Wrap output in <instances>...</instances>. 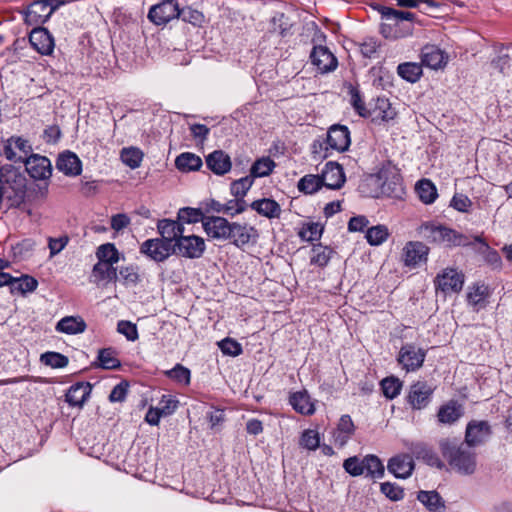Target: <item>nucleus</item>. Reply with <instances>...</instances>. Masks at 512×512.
Wrapping results in <instances>:
<instances>
[{"label": "nucleus", "mask_w": 512, "mask_h": 512, "mask_svg": "<svg viewBox=\"0 0 512 512\" xmlns=\"http://www.w3.org/2000/svg\"><path fill=\"white\" fill-rule=\"evenodd\" d=\"M69 243V237L67 235L60 236L58 238L50 237L48 239V248L50 250V257H54L59 254Z\"/></svg>", "instance_id": "nucleus-62"}, {"label": "nucleus", "mask_w": 512, "mask_h": 512, "mask_svg": "<svg viewBox=\"0 0 512 512\" xmlns=\"http://www.w3.org/2000/svg\"><path fill=\"white\" fill-rule=\"evenodd\" d=\"M389 235L387 226L379 224L368 228L365 238L370 245L379 246L388 239Z\"/></svg>", "instance_id": "nucleus-44"}, {"label": "nucleus", "mask_w": 512, "mask_h": 512, "mask_svg": "<svg viewBox=\"0 0 512 512\" xmlns=\"http://www.w3.org/2000/svg\"><path fill=\"white\" fill-rule=\"evenodd\" d=\"M86 327L87 325L82 317L66 316L57 322L55 329L60 333L75 335L83 333L86 330Z\"/></svg>", "instance_id": "nucleus-30"}, {"label": "nucleus", "mask_w": 512, "mask_h": 512, "mask_svg": "<svg viewBox=\"0 0 512 512\" xmlns=\"http://www.w3.org/2000/svg\"><path fill=\"white\" fill-rule=\"evenodd\" d=\"M98 262H104L109 265L118 263L120 260L119 252L115 245L112 243H105L100 245L96 251Z\"/></svg>", "instance_id": "nucleus-39"}, {"label": "nucleus", "mask_w": 512, "mask_h": 512, "mask_svg": "<svg viewBox=\"0 0 512 512\" xmlns=\"http://www.w3.org/2000/svg\"><path fill=\"white\" fill-rule=\"evenodd\" d=\"M467 444L456 445L448 440L440 443L442 455L450 466L461 474L470 475L476 470V453Z\"/></svg>", "instance_id": "nucleus-1"}, {"label": "nucleus", "mask_w": 512, "mask_h": 512, "mask_svg": "<svg viewBox=\"0 0 512 512\" xmlns=\"http://www.w3.org/2000/svg\"><path fill=\"white\" fill-rule=\"evenodd\" d=\"M180 8L174 0H165L150 8L148 18L156 25L166 24L180 17Z\"/></svg>", "instance_id": "nucleus-13"}, {"label": "nucleus", "mask_w": 512, "mask_h": 512, "mask_svg": "<svg viewBox=\"0 0 512 512\" xmlns=\"http://www.w3.org/2000/svg\"><path fill=\"white\" fill-rule=\"evenodd\" d=\"M417 499L430 511L436 512L444 507V502L436 491H420Z\"/></svg>", "instance_id": "nucleus-45"}, {"label": "nucleus", "mask_w": 512, "mask_h": 512, "mask_svg": "<svg viewBox=\"0 0 512 512\" xmlns=\"http://www.w3.org/2000/svg\"><path fill=\"white\" fill-rule=\"evenodd\" d=\"M40 361L51 368H64L68 365V358L58 352H45L41 355Z\"/></svg>", "instance_id": "nucleus-52"}, {"label": "nucleus", "mask_w": 512, "mask_h": 512, "mask_svg": "<svg viewBox=\"0 0 512 512\" xmlns=\"http://www.w3.org/2000/svg\"><path fill=\"white\" fill-rule=\"evenodd\" d=\"M23 163L27 173L35 180L47 181L51 177L52 166L47 157L30 153Z\"/></svg>", "instance_id": "nucleus-12"}, {"label": "nucleus", "mask_w": 512, "mask_h": 512, "mask_svg": "<svg viewBox=\"0 0 512 512\" xmlns=\"http://www.w3.org/2000/svg\"><path fill=\"white\" fill-rule=\"evenodd\" d=\"M289 403L295 411L303 415H312L315 412L314 403L306 391L292 393Z\"/></svg>", "instance_id": "nucleus-32"}, {"label": "nucleus", "mask_w": 512, "mask_h": 512, "mask_svg": "<svg viewBox=\"0 0 512 512\" xmlns=\"http://www.w3.org/2000/svg\"><path fill=\"white\" fill-rule=\"evenodd\" d=\"M321 234L322 228L317 223H310L299 232V236L305 241L318 240L321 237Z\"/></svg>", "instance_id": "nucleus-60"}, {"label": "nucleus", "mask_w": 512, "mask_h": 512, "mask_svg": "<svg viewBox=\"0 0 512 512\" xmlns=\"http://www.w3.org/2000/svg\"><path fill=\"white\" fill-rule=\"evenodd\" d=\"M203 228L208 236L220 238L224 236V218L219 216H206L203 221Z\"/></svg>", "instance_id": "nucleus-43"}, {"label": "nucleus", "mask_w": 512, "mask_h": 512, "mask_svg": "<svg viewBox=\"0 0 512 512\" xmlns=\"http://www.w3.org/2000/svg\"><path fill=\"white\" fill-rule=\"evenodd\" d=\"M380 384L384 396L388 399L397 397L402 389V382L393 376L384 378Z\"/></svg>", "instance_id": "nucleus-50"}, {"label": "nucleus", "mask_w": 512, "mask_h": 512, "mask_svg": "<svg viewBox=\"0 0 512 512\" xmlns=\"http://www.w3.org/2000/svg\"><path fill=\"white\" fill-rule=\"evenodd\" d=\"M157 229L161 235V239L168 241L170 244L176 243V240L185 232L182 223L177 220L162 219L158 221Z\"/></svg>", "instance_id": "nucleus-26"}, {"label": "nucleus", "mask_w": 512, "mask_h": 512, "mask_svg": "<svg viewBox=\"0 0 512 512\" xmlns=\"http://www.w3.org/2000/svg\"><path fill=\"white\" fill-rule=\"evenodd\" d=\"M226 229L228 230L226 238L237 247H243L257 237L256 229L247 225L229 224L226 221Z\"/></svg>", "instance_id": "nucleus-17"}, {"label": "nucleus", "mask_w": 512, "mask_h": 512, "mask_svg": "<svg viewBox=\"0 0 512 512\" xmlns=\"http://www.w3.org/2000/svg\"><path fill=\"white\" fill-rule=\"evenodd\" d=\"M397 73L402 79L415 83L422 76V65L415 62L401 63L397 67Z\"/></svg>", "instance_id": "nucleus-36"}, {"label": "nucleus", "mask_w": 512, "mask_h": 512, "mask_svg": "<svg viewBox=\"0 0 512 512\" xmlns=\"http://www.w3.org/2000/svg\"><path fill=\"white\" fill-rule=\"evenodd\" d=\"M381 492L392 501H399L404 497V491L398 485L384 482L380 486Z\"/></svg>", "instance_id": "nucleus-58"}, {"label": "nucleus", "mask_w": 512, "mask_h": 512, "mask_svg": "<svg viewBox=\"0 0 512 512\" xmlns=\"http://www.w3.org/2000/svg\"><path fill=\"white\" fill-rule=\"evenodd\" d=\"M463 284L464 275L453 268L443 270L435 279L437 289H440L445 294L461 291Z\"/></svg>", "instance_id": "nucleus-15"}, {"label": "nucleus", "mask_w": 512, "mask_h": 512, "mask_svg": "<svg viewBox=\"0 0 512 512\" xmlns=\"http://www.w3.org/2000/svg\"><path fill=\"white\" fill-rule=\"evenodd\" d=\"M351 95V105L355 109V111L362 117L370 116V112L366 109L365 103L362 100L360 92L357 89L352 88L350 90Z\"/></svg>", "instance_id": "nucleus-61"}, {"label": "nucleus", "mask_w": 512, "mask_h": 512, "mask_svg": "<svg viewBox=\"0 0 512 512\" xmlns=\"http://www.w3.org/2000/svg\"><path fill=\"white\" fill-rule=\"evenodd\" d=\"M475 241L481 244L478 253L482 256L483 260L492 269H500L502 266L500 254L495 249H492L481 236H476Z\"/></svg>", "instance_id": "nucleus-33"}, {"label": "nucleus", "mask_w": 512, "mask_h": 512, "mask_svg": "<svg viewBox=\"0 0 512 512\" xmlns=\"http://www.w3.org/2000/svg\"><path fill=\"white\" fill-rule=\"evenodd\" d=\"M311 253L310 263L312 265L324 267L328 264L332 251L328 247L319 244L313 246Z\"/></svg>", "instance_id": "nucleus-48"}, {"label": "nucleus", "mask_w": 512, "mask_h": 512, "mask_svg": "<svg viewBox=\"0 0 512 512\" xmlns=\"http://www.w3.org/2000/svg\"><path fill=\"white\" fill-rule=\"evenodd\" d=\"M175 252L186 258H199L205 250L203 238L195 235L185 236L182 234L174 243Z\"/></svg>", "instance_id": "nucleus-14"}, {"label": "nucleus", "mask_w": 512, "mask_h": 512, "mask_svg": "<svg viewBox=\"0 0 512 512\" xmlns=\"http://www.w3.org/2000/svg\"><path fill=\"white\" fill-rule=\"evenodd\" d=\"M450 205L459 212H467L471 207L472 202L464 194H455L451 200Z\"/></svg>", "instance_id": "nucleus-63"}, {"label": "nucleus", "mask_w": 512, "mask_h": 512, "mask_svg": "<svg viewBox=\"0 0 512 512\" xmlns=\"http://www.w3.org/2000/svg\"><path fill=\"white\" fill-rule=\"evenodd\" d=\"M207 167L217 175H224V153L216 150L206 157Z\"/></svg>", "instance_id": "nucleus-54"}, {"label": "nucleus", "mask_w": 512, "mask_h": 512, "mask_svg": "<svg viewBox=\"0 0 512 512\" xmlns=\"http://www.w3.org/2000/svg\"><path fill=\"white\" fill-rule=\"evenodd\" d=\"M323 186L321 176L313 174L303 176L297 185L298 190L304 194H314Z\"/></svg>", "instance_id": "nucleus-42"}, {"label": "nucleus", "mask_w": 512, "mask_h": 512, "mask_svg": "<svg viewBox=\"0 0 512 512\" xmlns=\"http://www.w3.org/2000/svg\"><path fill=\"white\" fill-rule=\"evenodd\" d=\"M275 168V162L270 157H262L256 160L250 169L252 179L268 176Z\"/></svg>", "instance_id": "nucleus-41"}, {"label": "nucleus", "mask_w": 512, "mask_h": 512, "mask_svg": "<svg viewBox=\"0 0 512 512\" xmlns=\"http://www.w3.org/2000/svg\"><path fill=\"white\" fill-rule=\"evenodd\" d=\"M416 192L425 204L433 203L438 196L435 185L428 179H422L416 184Z\"/></svg>", "instance_id": "nucleus-38"}, {"label": "nucleus", "mask_w": 512, "mask_h": 512, "mask_svg": "<svg viewBox=\"0 0 512 512\" xmlns=\"http://www.w3.org/2000/svg\"><path fill=\"white\" fill-rule=\"evenodd\" d=\"M378 179L382 180L381 189L384 194H394L398 195L402 192V183L401 177L398 173H392L391 180L388 179L387 171H380L378 175Z\"/></svg>", "instance_id": "nucleus-35"}, {"label": "nucleus", "mask_w": 512, "mask_h": 512, "mask_svg": "<svg viewBox=\"0 0 512 512\" xmlns=\"http://www.w3.org/2000/svg\"><path fill=\"white\" fill-rule=\"evenodd\" d=\"M38 286L37 280L29 275H22L21 277H14L11 292L25 294L33 292Z\"/></svg>", "instance_id": "nucleus-46"}, {"label": "nucleus", "mask_w": 512, "mask_h": 512, "mask_svg": "<svg viewBox=\"0 0 512 512\" xmlns=\"http://www.w3.org/2000/svg\"><path fill=\"white\" fill-rule=\"evenodd\" d=\"M448 61V56L436 45H426L421 51V63L431 69H441Z\"/></svg>", "instance_id": "nucleus-24"}, {"label": "nucleus", "mask_w": 512, "mask_h": 512, "mask_svg": "<svg viewBox=\"0 0 512 512\" xmlns=\"http://www.w3.org/2000/svg\"><path fill=\"white\" fill-rule=\"evenodd\" d=\"M32 47L42 55H50L54 50V40L47 29L34 27L29 35Z\"/></svg>", "instance_id": "nucleus-21"}, {"label": "nucleus", "mask_w": 512, "mask_h": 512, "mask_svg": "<svg viewBox=\"0 0 512 512\" xmlns=\"http://www.w3.org/2000/svg\"><path fill=\"white\" fill-rule=\"evenodd\" d=\"M253 179L250 176L243 177L234 181L231 184L230 191L234 197L242 198L246 195L247 191L251 188Z\"/></svg>", "instance_id": "nucleus-55"}, {"label": "nucleus", "mask_w": 512, "mask_h": 512, "mask_svg": "<svg viewBox=\"0 0 512 512\" xmlns=\"http://www.w3.org/2000/svg\"><path fill=\"white\" fill-rule=\"evenodd\" d=\"M165 374L167 377L179 384H183L185 386L190 384L191 372L187 367L181 364H176L172 369L166 371Z\"/></svg>", "instance_id": "nucleus-51"}, {"label": "nucleus", "mask_w": 512, "mask_h": 512, "mask_svg": "<svg viewBox=\"0 0 512 512\" xmlns=\"http://www.w3.org/2000/svg\"><path fill=\"white\" fill-rule=\"evenodd\" d=\"M374 113L384 121L392 120L396 116V111L386 98H377Z\"/></svg>", "instance_id": "nucleus-53"}, {"label": "nucleus", "mask_w": 512, "mask_h": 512, "mask_svg": "<svg viewBox=\"0 0 512 512\" xmlns=\"http://www.w3.org/2000/svg\"><path fill=\"white\" fill-rule=\"evenodd\" d=\"M354 432L355 425L351 417L349 415H342L333 434L335 444L339 447L345 446Z\"/></svg>", "instance_id": "nucleus-29"}, {"label": "nucleus", "mask_w": 512, "mask_h": 512, "mask_svg": "<svg viewBox=\"0 0 512 512\" xmlns=\"http://www.w3.org/2000/svg\"><path fill=\"white\" fill-rule=\"evenodd\" d=\"M426 357V351L412 343L401 347L398 354V362L406 372H413L422 367Z\"/></svg>", "instance_id": "nucleus-10"}, {"label": "nucleus", "mask_w": 512, "mask_h": 512, "mask_svg": "<svg viewBox=\"0 0 512 512\" xmlns=\"http://www.w3.org/2000/svg\"><path fill=\"white\" fill-rule=\"evenodd\" d=\"M128 392V383L125 381L117 384L111 391L109 395V400L111 402H122L125 400Z\"/></svg>", "instance_id": "nucleus-64"}, {"label": "nucleus", "mask_w": 512, "mask_h": 512, "mask_svg": "<svg viewBox=\"0 0 512 512\" xmlns=\"http://www.w3.org/2000/svg\"><path fill=\"white\" fill-rule=\"evenodd\" d=\"M343 468L351 476L365 475L370 478H381L384 475V465L376 455H366L364 458L357 456L347 458Z\"/></svg>", "instance_id": "nucleus-5"}, {"label": "nucleus", "mask_w": 512, "mask_h": 512, "mask_svg": "<svg viewBox=\"0 0 512 512\" xmlns=\"http://www.w3.org/2000/svg\"><path fill=\"white\" fill-rule=\"evenodd\" d=\"M428 254V247L422 242L411 241L403 248V262L405 266L415 267L420 262L425 261Z\"/></svg>", "instance_id": "nucleus-23"}, {"label": "nucleus", "mask_w": 512, "mask_h": 512, "mask_svg": "<svg viewBox=\"0 0 512 512\" xmlns=\"http://www.w3.org/2000/svg\"><path fill=\"white\" fill-rule=\"evenodd\" d=\"M178 220L182 223L191 224L204 221L203 209L199 208H191V207H183L179 209L177 214Z\"/></svg>", "instance_id": "nucleus-47"}, {"label": "nucleus", "mask_w": 512, "mask_h": 512, "mask_svg": "<svg viewBox=\"0 0 512 512\" xmlns=\"http://www.w3.org/2000/svg\"><path fill=\"white\" fill-rule=\"evenodd\" d=\"M175 166L182 172L196 171L201 168L202 160L193 153L185 152L176 157Z\"/></svg>", "instance_id": "nucleus-34"}, {"label": "nucleus", "mask_w": 512, "mask_h": 512, "mask_svg": "<svg viewBox=\"0 0 512 512\" xmlns=\"http://www.w3.org/2000/svg\"><path fill=\"white\" fill-rule=\"evenodd\" d=\"M492 435V428L488 421L471 420L465 430V444L477 447L485 444Z\"/></svg>", "instance_id": "nucleus-11"}, {"label": "nucleus", "mask_w": 512, "mask_h": 512, "mask_svg": "<svg viewBox=\"0 0 512 512\" xmlns=\"http://www.w3.org/2000/svg\"><path fill=\"white\" fill-rule=\"evenodd\" d=\"M312 63L322 73L331 72L338 65L337 58L325 46H315L310 55Z\"/></svg>", "instance_id": "nucleus-20"}, {"label": "nucleus", "mask_w": 512, "mask_h": 512, "mask_svg": "<svg viewBox=\"0 0 512 512\" xmlns=\"http://www.w3.org/2000/svg\"><path fill=\"white\" fill-rule=\"evenodd\" d=\"M320 444L318 432L315 430H305L300 439V445L308 450H316Z\"/></svg>", "instance_id": "nucleus-57"}, {"label": "nucleus", "mask_w": 512, "mask_h": 512, "mask_svg": "<svg viewBox=\"0 0 512 512\" xmlns=\"http://www.w3.org/2000/svg\"><path fill=\"white\" fill-rule=\"evenodd\" d=\"M387 468L395 477L405 479L412 474L414 461L408 454L396 455L389 460Z\"/></svg>", "instance_id": "nucleus-25"}, {"label": "nucleus", "mask_w": 512, "mask_h": 512, "mask_svg": "<svg viewBox=\"0 0 512 512\" xmlns=\"http://www.w3.org/2000/svg\"><path fill=\"white\" fill-rule=\"evenodd\" d=\"M97 360L99 366L103 369H116L120 367V361L115 356V351L111 348L100 349Z\"/></svg>", "instance_id": "nucleus-49"}, {"label": "nucleus", "mask_w": 512, "mask_h": 512, "mask_svg": "<svg viewBox=\"0 0 512 512\" xmlns=\"http://www.w3.org/2000/svg\"><path fill=\"white\" fill-rule=\"evenodd\" d=\"M118 278L117 268L104 262H97L92 269L90 281L97 287L104 288Z\"/></svg>", "instance_id": "nucleus-22"}, {"label": "nucleus", "mask_w": 512, "mask_h": 512, "mask_svg": "<svg viewBox=\"0 0 512 512\" xmlns=\"http://www.w3.org/2000/svg\"><path fill=\"white\" fill-rule=\"evenodd\" d=\"M117 331L120 334L124 335L127 338V340H129V341H135L139 337L136 324H134L130 321H126V320L119 321L117 324Z\"/></svg>", "instance_id": "nucleus-59"}, {"label": "nucleus", "mask_w": 512, "mask_h": 512, "mask_svg": "<svg viewBox=\"0 0 512 512\" xmlns=\"http://www.w3.org/2000/svg\"><path fill=\"white\" fill-rule=\"evenodd\" d=\"M32 152L28 140L21 136L0 137V156L12 162H24Z\"/></svg>", "instance_id": "nucleus-6"}, {"label": "nucleus", "mask_w": 512, "mask_h": 512, "mask_svg": "<svg viewBox=\"0 0 512 512\" xmlns=\"http://www.w3.org/2000/svg\"><path fill=\"white\" fill-rule=\"evenodd\" d=\"M250 207L261 216L269 219L280 217L282 211L280 205L270 198L255 200L251 203Z\"/></svg>", "instance_id": "nucleus-31"}, {"label": "nucleus", "mask_w": 512, "mask_h": 512, "mask_svg": "<svg viewBox=\"0 0 512 512\" xmlns=\"http://www.w3.org/2000/svg\"><path fill=\"white\" fill-rule=\"evenodd\" d=\"M464 415V406L456 400H449L442 404L437 412V421L440 425L452 426Z\"/></svg>", "instance_id": "nucleus-18"}, {"label": "nucleus", "mask_w": 512, "mask_h": 512, "mask_svg": "<svg viewBox=\"0 0 512 512\" xmlns=\"http://www.w3.org/2000/svg\"><path fill=\"white\" fill-rule=\"evenodd\" d=\"M489 290L488 286L483 283H475L468 287L467 301L468 304L477 307L484 303V300L488 297Z\"/></svg>", "instance_id": "nucleus-37"}, {"label": "nucleus", "mask_w": 512, "mask_h": 512, "mask_svg": "<svg viewBox=\"0 0 512 512\" xmlns=\"http://www.w3.org/2000/svg\"><path fill=\"white\" fill-rule=\"evenodd\" d=\"M350 143V131L347 126L334 124L328 129L326 135L327 149L344 152L349 148Z\"/></svg>", "instance_id": "nucleus-16"}, {"label": "nucleus", "mask_w": 512, "mask_h": 512, "mask_svg": "<svg viewBox=\"0 0 512 512\" xmlns=\"http://www.w3.org/2000/svg\"><path fill=\"white\" fill-rule=\"evenodd\" d=\"M140 253L155 262H164L175 253L174 244L161 238L145 240L140 246Z\"/></svg>", "instance_id": "nucleus-8"}, {"label": "nucleus", "mask_w": 512, "mask_h": 512, "mask_svg": "<svg viewBox=\"0 0 512 512\" xmlns=\"http://www.w3.org/2000/svg\"><path fill=\"white\" fill-rule=\"evenodd\" d=\"M56 167L67 176H78L82 172V163L78 156L70 151L58 156Z\"/></svg>", "instance_id": "nucleus-27"}, {"label": "nucleus", "mask_w": 512, "mask_h": 512, "mask_svg": "<svg viewBox=\"0 0 512 512\" xmlns=\"http://www.w3.org/2000/svg\"><path fill=\"white\" fill-rule=\"evenodd\" d=\"M55 7L50 0H36L24 11V21L27 25L41 27L52 15Z\"/></svg>", "instance_id": "nucleus-9"}, {"label": "nucleus", "mask_w": 512, "mask_h": 512, "mask_svg": "<svg viewBox=\"0 0 512 512\" xmlns=\"http://www.w3.org/2000/svg\"><path fill=\"white\" fill-rule=\"evenodd\" d=\"M92 391V386L89 383H76L72 385L66 395V402L70 406L82 407L89 398Z\"/></svg>", "instance_id": "nucleus-28"}, {"label": "nucleus", "mask_w": 512, "mask_h": 512, "mask_svg": "<svg viewBox=\"0 0 512 512\" xmlns=\"http://www.w3.org/2000/svg\"><path fill=\"white\" fill-rule=\"evenodd\" d=\"M418 233L429 242L447 243L453 246H467L470 244L468 237L464 234L432 221L421 224Z\"/></svg>", "instance_id": "nucleus-4"}, {"label": "nucleus", "mask_w": 512, "mask_h": 512, "mask_svg": "<svg viewBox=\"0 0 512 512\" xmlns=\"http://www.w3.org/2000/svg\"><path fill=\"white\" fill-rule=\"evenodd\" d=\"M119 276L125 285H136L140 281L138 268L133 265L121 267Z\"/></svg>", "instance_id": "nucleus-56"}, {"label": "nucleus", "mask_w": 512, "mask_h": 512, "mask_svg": "<svg viewBox=\"0 0 512 512\" xmlns=\"http://www.w3.org/2000/svg\"><path fill=\"white\" fill-rule=\"evenodd\" d=\"M382 18L389 23H383L381 33L386 38H400L412 33L411 21L414 14L406 11H399L389 7H382Z\"/></svg>", "instance_id": "nucleus-3"}, {"label": "nucleus", "mask_w": 512, "mask_h": 512, "mask_svg": "<svg viewBox=\"0 0 512 512\" xmlns=\"http://www.w3.org/2000/svg\"><path fill=\"white\" fill-rule=\"evenodd\" d=\"M26 187L27 180L23 172L10 164L0 167V201L4 198L22 201Z\"/></svg>", "instance_id": "nucleus-2"}, {"label": "nucleus", "mask_w": 512, "mask_h": 512, "mask_svg": "<svg viewBox=\"0 0 512 512\" xmlns=\"http://www.w3.org/2000/svg\"><path fill=\"white\" fill-rule=\"evenodd\" d=\"M143 156V152L136 147H126L120 152L121 161L131 169H136L141 165Z\"/></svg>", "instance_id": "nucleus-40"}, {"label": "nucleus", "mask_w": 512, "mask_h": 512, "mask_svg": "<svg viewBox=\"0 0 512 512\" xmlns=\"http://www.w3.org/2000/svg\"><path fill=\"white\" fill-rule=\"evenodd\" d=\"M320 176L323 185L332 190L340 189L346 180L342 166L333 161L325 164Z\"/></svg>", "instance_id": "nucleus-19"}, {"label": "nucleus", "mask_w": 512, "mask_h": 512, "mask_svg": "<svg viewBox=\"0 0 512 512\" xmlns=\"http://www.w3.org/2000/svg\"><path fill=\"white\" fill-rule=\"evenodd\" d=\"M434 390L427 381H417L409 387L406 401L413 410H423L430 404Z\"/></svg>", "instance_id": "nucleus-7"}]
</instances>
